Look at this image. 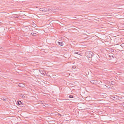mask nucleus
Segmentation results:
<instances>
[{
    "instance_id": "nucleus-1",
    "label": "nucleus",
    "mask_w": 124,
    "mask_h": 124,
    "mask_svg": "<svg viewBox=\"0 0 124 124\" xmlns=\"http://www.w3.org/2000/svg\"><path fill=\"white\" fill-rule=\"evenodd\" d=\"M86 55L88 57L91 58L94 54L92 52L89 51L87 52Z\"/></svg>"
},
{
    "instance_id": "nucleus-2",
    "label": "nucleus",
    "mask_w": 124,
    "mask_h": 124,
    "mask_svg": "<svg viewBox=\"0 0 124 124\" xmlns=\"http://www.w3.org/2000/svg\"><path fill=\"white\" fill-rule=\"evenodd\" d=\"M117 96L116 95H111L110 96V98L111 99H112L111 101L113 100L114 101H116L117 100Z\"/></svg>"
},
{
    "instance_id": "nucleus-3",
    "label": "nucleus",
    "mask_w": 124,
    "mask_h": 124,
    "mask_svg": "<svg viewBox=\"0 0 124 124\" xmlns=\"http://www.w3.org/2000/svg\"><path fill=\"white\" fill-rule=\"evenodd\" d=\"M46 8H40L39 9V10L41 11L46 12Z\"/></svg>"
},
{
    "instance_id": "nucleus-4",
    "label": "nucleus",
    "mask_w": 124,
    "mask_h": 124,
    "mask_svg": "<svg viewBox=\"0 0 124 124\" xmlns=\"http://www.w3.org/2000/svg\"><path fill=\"white\" fill-rule=\"evenodd\" d=\"M90 82L92 83L95 84L97 83V81L96 80H91L90 81Z\"/></svg>"
},
{
    "instance_id": "nucleus-5",
    "label": "nucleus",
    "mask_w": 124,
    "mask_h": 124,
    "mask_svg": "<svg viewBox=\"0 0 124 124\" xmlns=\"http://www.w3.org/2000/svg\"><path fill=\"white\" fill-rule=\"evenodd\" d=\"M18 86L20 87H24L25 85L22 83H20L18 85Z\"/></svg>"
},
{
    "instance_id": "nucleus-6",
    "label": "nucleus",
    "mask_w": 124,
    "mask_h": 124,
    "mask_svg": "<svg viewBox=\"0 0 124 124\" xmlns=\"http://www.w3.org/2000/svg\"><path fill=\"white\" fill-rule=\"evenodd\" d=\"M46 12H51L52 11V10L50 8H46Z\"/></svg>"
},
{
    "instance_id": "nucleus-7",
    "label": "nucleus",
    "mask_w": 124,
    "mask_h": 124,
    "mask_svg": "<svg viewBox=\"0 0 124 124\" xmlns=\"http://www.w3.org/2000/svg\"><path fill=\"white\" fill-rule=\"evenodd\" d=\"M80 52V51H78V52H75V53L82 56V55L81 54Z\"/></svg>"
},
{
    "instance_id": "nucleus-8",
    "label": "nucleus",
    "mask_w": 124,
    "mask_h": 124,
    "mask_svg": "<svg viewBox=\"0 0 124 124\" xmlns=\"http://www.w3.org/2000/svg\"><path fill=\"white\" fill-rule=\"evenodd\" d=\"M100 94L101 96H103V97L106 96L107 95L106 93H101Z\"/></svg>"
},
{
    "instance_id": "nucleus-9",
    "label": "nucleus",
    "mask_w": 124,
    "mask_h": 124,
    "mask_svg": "<svg viewBox=\"0 0 124 124\" xmlns=\"http://www.w3.org/2000/svg\"><path fill=\"white\" fill-rule=\"evenodd\" d=\"M57 43L59 45L61 46H62L63 45V43L62 42L58 41L57 42Z\"/></svg>"
},
{
    "instance_id": "nucleus-10",
    "label": "nucleus",
    "mask_w": 124,
    "mask_h": 124,
    "mask_svg": "<svg viewBox=\"0 0 124 124\" xmlns=\"http://www.w3.org/2000/svg\"><path fill=\"white\" fill-rule=\"evenodd\" d=\"M39 71L41 74H42L43 75H44L45 74L44 73H45L44 71V72L43 71L41 70H39Z\"/></svg>"
},
{
    "instance_id": "nucleus-11",
    "label": "nucleus",
    "mask_w": 124,
    "mask_h": 124,
    "mask_svg": "<svg viewBox=\"0 0 124 124\" xmlns=\"http://www.w3.org/2000/svg\"><path fill=\"white\" fill-rule=\"evenodd\" d=\"M117 100H121V99H122V97L121 96H117Z\"/></svg>"
},
{
    "instance_id": "nucleus-12",
    "label": "nucleus",
    "mask_w": 124,
    "mask_h": 124,
    "mask_svg": "<svg viewBox=\"0 0 124 124\" xmlns=\"http://www.w3.org/2000/svg\"><path fill=\"white\" fill-rule=\"evenodd\" d=\"M22 102L20 101H18L17 102V105H20L22 104Z\"/></svg>"
},
{
    "instance_id": "nucleus-13",
    "label": "nucleus",
    "mask_w": 124,
    "mask_h": 124,
    "mask_svg": "<svg viewBox=\"0 0 124 124\" xmlns=\"http://www.w3.org/2000/svg\"><path fill=\"white\" fill-rule=\"evenodd\" d=\"M109 56L110 57V59H112L114 58V56L113 55H109Z\"/></svg>"
},
{
    "instance_id": "nucleus-14",
    "label": "nucleus",
    "mask_w": 124,
    "mask_h": 124,
    "mask_svg": "<svg viewBox=\"0 0 124 124\" xmlns=\"http://www.w3.org/2000/svg\"><path fill=\"white\" fill-rule=\"evenodd\" d=\"M31 34L33 36H36V34L35 33H31Z\"/></svg>"
},
{
    "instance_id": "nucleus-15",
    "label": "nucleus",
    "mask_w": 124,
    "mask_h": 124,
    "mask_svg": "<svg viewBox=\"0 0 124 124\" xmlns=\"http://www.w3.org/2000/svg\"><path fill=\"white\" fill-rule=\"evenodd\" d=\"M1 99L4 101H6V98H1Z\"/></svg>"
},
{
    "instance_id": "nucleus-16",
    "label": "nucleus",
    "mask_w": 124,
    "mask_h": 124,
    "mask_svg": "<svg viewBox=\"0 0 124 124\" xmlns=\"http://www.w3.org/2000/svg\"><path fill=\"white\" fill-rule=\"evenodd\" d=\"M69 97L70 98H74L73 96V95H69Z\"/></svg>"
},
{
    "instance_id": "nucleus-17",
    "label": "nucleus",
    "mask_w": 124,
    "mask_h": 124,
    "mask_svg": "<svg viewBox=\"0 0 124 124\" xmlns=\"http://www.w3.org/2000/svg\"><path fill=\"white\" fill-rule=\"evenodd\" d=\"M110 50L111 52H114V50L112 48H111L110 49Z\"/></svg>"
},
{
    "instance_id": "nucleus-18",
    "label": "nucleus",
    "mask_w": 124,
    "mask_h": 124,
    "mask_svg": "<svg viewBox=\"0 0 124 124\" xmlns=\"http://www.w3.org/2000/svg\"><path fill=\"white\" fill-rule=\"evenodd\" d=\"M121 46L122 47H124V43H122V44H121Z\"/></svg>"
},
{
    "instance_id": "nucleus-19",
    "label": "nucleus",
    "mask_w": 124,
    "mask_h": 124,
    "mask_svg": "<svg viewBox=\"0 0 124 124\" xmlns=\"http://www.w3.org/2000/svg\"><path fill=\"white\" fill-rule=\"evenodd\" d=\"M15 17L18 18L19 17V16L18 15H16L14 16Z\"/></svg>"
},
{
    "instance_id": "nucleus-20",
    "label": "nucleus",
    "mask_w": 124,
    "mask_h": 124,
    "mask_svg": "<svg viewBox=\"0 0 124 124\" xmlns=\"http://www.w3.org/2000/svg\"><path fill=\"white\" fill-rule=\"evenodd\" d=\"M44 101H40V102H39L40 103H43V102H44Z\"/></svg>"
},
{
    "instance_id": "nucleus-21",
    "label": "nucleus",
    "mask_w": 124,
    "mask_h": 124,
    "mask_svg": "<svg viewBox=\"0 0 124 124\" xmlns=\"http://www.w3.org/2000/svg\"><path fill=\"white\" fill-rule=\"evenodd\" d=\"M22 97L23 98H25V96H24L23 95H22Z\"/></svg>"
},
{
    "instance_id": "nucleus-22",
    "label": "nucleus",
    "mask_w": 124,
    "mask_h": 124,
    "mask_svg": "<svg viewBox=\"0 0 124 124\" xmlns=\"http://www.w3.org/2000/svg\"><path fill=\"white\" fill-rule=\"evenodd\" d=\"M58 115H60V116H61V115L60 114H58Z\"/></svg>"
},
{
    "instance_id": "nucleus-23",
    "label": "nucleus",
    "mask_w": 124,
    "mask_h": 124,
    "mask_svg": "<svg viewBox=\"0 0 124 124\" xmlns=\"http://www.w3.org/2000/svg\"><path fill=\"white\" fill-rule=\"evenodd\" d=\"M45 50L46 51V52H47V50Z\"/></svg>"
},
{
    "instance_id": "nucleus-24",
    "label": "nucleus",
    "mask_w": 124,
    "mask_h": 124,
    "mask_svg": "<svg viewBox=\"0 0 124 124\" xmlns=\"http://www.w3.org/2000/svg\"><path fill=\"white\" fill-rule=\"evenodd\" d=\"M105 85V86H106V85Z\"/></svg>"
}]
</instances>
